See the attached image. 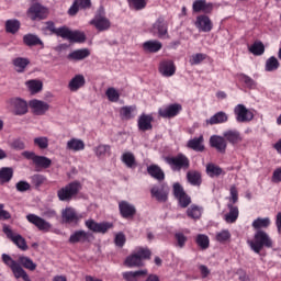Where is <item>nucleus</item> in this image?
<instances>
[{
  "mask_svg": "<svg viewBox=\"0 0 281 281\" xmlns=\"http://www.w3.org/2000/svg\"><path fill=\"white\" fill-rule=\"evenodd\" d=\"M187 216L189 218H192V221H199V218H201V216H203V207L199 206L196 204H191L187 209Z\"/></svg>",
  "mask_w": 281,
  "mask_h": 281,
  "instance_id": "nucleus-34",
  "label": "nucleus"
},
{
  "mask_svg": "<svg viewBox=\"0 0 281 281\" xmlns=\"http://www.w3.org/2000/svg\"><path fill=\"white\" fill-rule=\"evenodd\" d=\"M224 139L226 144H231V146H238L243 144V134L238 130H226L223 132Z\"/></svg>",
  "mask_w": 281,
  "mask_h": 281,
  "instance_id": "nucleus-19",
  "label": "nucleus"
},
{
  "mask_svg": "<svg viewBox=\"0 0 281 281\" xmlns=\"http://www.w3.org/2000/svg\"><path fill=\"white\" fill-rule=\"evenodd\" d=\"M91 0H75L71 5V16H76L80 10H89Z\"/></svg>",
  "mask_w": 281,
  "mask_h": 281,
  "instance_id": "nucleus-29",
  "label": "nucleus"
},
{
  "mask_svg": "<svg viewBox=\"0 0 281 281\" xmlns=\"http://www.w3.org/2000/svg\"><path fill=\"white\" fill-rule=\"evenodd\" d=\"M11 148L13 150H25V142L21 138H16L11 143Z\"/></svg>",
  "mask_w": 281,
  "mask_h": 281,
  "instance_id": "nucleus-64",
  "label": "nucleus"
},
{
  "mask_svg": "<svg viewBox=\"0 0 281 281\" xmlns=\"http://www.w3.org/2000/svg\"><path fill=\"white\" fill-rule=\"evenodd\" d=\"M22 157L29 161H32L37 172H41V170H47V168L52 167V159L45 156H38L34 151L25 150L22 153Z\"/></svg>",
  "mask_w": 281,
  "mask_h": 281,
  "instance_id": "nucleus-4",
  "label": "nucleus"
},
{
  "mask_svg": "<svg viewBox=\"0 0 281 281\" xmlns=\"http://www.w3.org/2000/svg\"><path fill=\"white\" fill-rule=\"evenodd\" d=\"M217 243H227L232 238V233H229L227 229H223L215 236Z\"/></svg>",
  "mask_w": 281,
  "mask_h": 281,
  "instance_id": "nucleus-59",
  "label": "nucleus"
},
{
  "mask_svg": "<svg viewBox=\"0 0 281 281\" xmlns=\"http://www.w3.org/2000/svg\"><path fill=\"white\" fill-rule=\"evenodd\" d=\"M87 85V79H85V75H76L71 79V91H78L82 89Z\"/></svg>",
  "mask_w": 281,
  "mask_h": 281,
  "instance_id": "nucleus-40",
  "label": "nucleus"
},
{
  "mask_svg": "<svg viewBox=\"0 0 281 281\" xmlns=\"http://www.w3.org/2000/svg\"><path fill=\"white\" fill-rule=\"evenodd\" d=\"M161 47H164V44L159 41H147L143 43V49L148 54H157V52H160Z\"/></svg>",
  "mask_w": 281,
  "mask_h": 281,
  "instance_id": "nucleus-32",
  "label": "nucleus"
},
{
  "mask_svg": "<svg viewBox=\"0 0 281 281\" xmlns=\"http://www.w3.org/2000/svg\"><path fill=\"white\" fill-rule=\"evenodd\" d=\"M237 80L241 82V85H244L246 89H256V87H258V83L256 82V80H254L251 77L243 72L237 75Z\"/></svg>",
  "mask_w": 281,
  "mask_h": 281,
  "instance_id": "nucleus-37",
  "label": "nucleus"
},
{
  "mask_svg": "<svg viewBox=\"0 0 281 281\" xmlns=\"http://www.w3.org/2000/svg\"><path fill=\"white\" fill-rule=\"evenodd\" d=\"M57 196L59 201H67V199H71V183H68L65 188L60 189L57 192Z\"/></svg>",
  "mask_w": 281,
  "mask_h": 281,
  "instance_id": "nucleus-52",
  "label": "nucleus"
},
{
  "mask_svg": "<svg viewBox=\"0 0 281 281\" xmlns=\"http://www.w3.org/2000/svg\"><path fill=\"white\" fill-rule=\"evenodd\" d=\"M46 30L55 34V36H59L66 41H71V30L67 26L56 27V24L53 21L46 22Z\"/></svg>",
  "mask_w": 281,
  "mask_h": 281,
  "instance_id": "nucleus-13",
  "label": "nucleus"
},
{
  "mask_svg": "<svg viewBox=\"0 0 281 281\" xmlns=\"http://www.w3.org/2000/svg\"><path fill=\"white\" fill-rule=\"evenodd\" d=\"M2 231L5 234L7 238H9V240H12L19 249H21L22 251H27V241L24 239L23 236H21L20 234H15L14 231L10 228V226H3Z\"/></svg>",
  "mask_w": 281,
  "mask_h": 281,
  "instance_id": "nucleus-10",
  "label": "nucleus"
},
{
  "mask_svg": "<svg viewBox=\"0 0 281 281\" xmlns=\"http://www.w3.org/2000/svg\"><path fill=\"white\" fill-rule=\"evenodd\" d=\"M175 240V247H178V249H183L186 247V243H188V236L181 232H177L173 235Z\"/></svg>",
  "mask_w": 281,
  "mask_h": 281,
  "instance_id": "nucleus-46",
  "label": "nucleus"
},
{
  "mask_svg": "<svg viewBox=\"0 0 281 281\" xmlns=\"http://www.w3.org/2000/svg\"><path fill=\"white\" fill-rule=\"evenodd\" d=\"M26 15L31 21H45L49 16V9L35 2L27 9Z\"/></svg>",
  "mask_w": 281,
  "mask_h": 281,
  "instance_id": "nucleus-6",
  "label": "nucleus"
},
{
  "mask_svg": "<svg viewBox=\"0 0 281 281\" xmlns=\"http://www.w3.org/2000/svg\"><path fill=\"white\" fill-rule=\"evenodd\" d=\"M195 244L200 249H202V251H205V249L210 248V237L205 234H198L195 236Z\"/></svg>",
  "mask_w": 281,
  "mask_h": 281,
  "instance_id": "nucleus-43",
  "label": "nucleus"
},
{
  "mask_svg": "<svg viewBox=\"0 0 281 281\" xmlns=\"http://www.w3.org/2000/svg\"><path fill=\"white\" fill-rule=\"evenodd\" d=\"M127 3L131 10L139 12L140 10L146 9V5H148V0H127Z\"/></svg>",
  "mask_w": 281,
  "mask_h": 281,
  "instance_id": "nucleus-50",
  "label": "nucleus"
},
{
  "mask_svg": "<svg viewBox=\"0 0 281 281\" xmlns=\"http://www.w3.org/2000/svg\"><path fill=\"white\" fill-rule=\"evenodd\" d=\"M23 43L27 47H36V45H43V41L34 34H26L23 36Z\"/></svg>",
  "mask_w": 281,
  "mask_h": 281,
  "instance_id": "nucleus-41",
  "label": "nucleus"
},
{
  "mask_svg": "<svg viewBox=\"0 0 281 281\" xmlns=\"http://www.w3.org/2000/svg\"><path fill=\"white\" fill-rule=\"evenodd\" d=\"M11 108L13 115H27V112L30 111V103L21 98H15L11 99Z\"/></svg>",
  "mask_w": 281,
  "mask_h": 281,
  "instance_id": "nucleus-14",
  "label": "nucleus"
},
{
  "mask_svg": "<svg viewBox=\"0 0 281 281\" xmlns=\"http://www.w3.org/2000/svg\"><path fill=\"white\" fill-rule=\"evenodd\" d=\"M247 245L255 254H260L263 249H273V239L265 231H257L252 239L247 240Z\"/></svg>",
  "mask_w": 281,
  "mask_h": 281,
  "instance_id": "nucleus-1",
  "label": "nucleus"
},
{
  "mask_svg": "<svg viewBox=\"0 0 281 281\" xmlns=\"http://www.w3.org/2000/svg\"><path fill=\"white\" fill-rule=\"evenodd\" d=\"M21 30V22L19 20H7L5 32L9 34H16Z\"/></svg>",
  "mask_w": 281,
  "mask_h": 281,
  "instance_id": "nucleus-45",
  "label": "nucleus"
},
{
  "mask_svg": "<svg viewBox=\"0 0 281 281\" xmlns=\"http://www.w3.org/2000/svg\"><path fill=\"white\" fill-rule=\"evenodd\" d=\"M142 276H148V270L125 271L122 273V278L125 281H139Z\"/></svg>",
  "mask_w": 281,
  "mask_h": 281,
  "instance_id": "nucleus-31",
  "label": "nucleus"
},
{
  "mask_svg": "<svg viewBox=\"0 0 281 281\" xmlns=\"http://www.w3.org/2000/svg\"><path fill=\"white\" fill-rule=\"evenodd\" d=\"M32 186L30 182L25 180H21L15 184V189L18 192H27V190H31Z\"/></svg>",
  "mask_w": 281,
  "mask_h": 281,
  "instance_id": "nucleus-63",
  "label": "nucleus"
},
{
  "mask_svg": "<svg viewBox=\"0 0 281 281\" xmlns=\"http://www.w3.org/2000/svg\"><path fill=\"white\" fill-rule=\"evenodd\" d=\"M26 221H29L31 225H34L38 229V232H43L44 234H47V232L52 231V223L47 222L45 218L36 214H27Z\"/></svg>",
  "mask_w": 281,
  "mask_h": 281,
  "instance_id": "nucleus-9",
  "label": "nucleus"
},
{
  "mask_svg": "<svg viewBox=\"0 0 281 281\" xmlns=\"http://www.w3.org/2000/svg\"><path fill=\"white\" fill-rule=\"evenodd\" d=\"M86 227H88V229L90 232H93L94 234H106L109 229H113V223L111 222L98 223L94 220H87Z\"/></svg>",
  "mask_w": 281,
  "mask_h": 281,
  "instance_id": "nucleus-11",
  "label": "nucleus"
},
{
  "mask_svg": "<svg viewBox=\"0 0 281 281\" xmlns=\"http://www.w3.org/2000/svg\"><path fill=\"white\" fill-rule=\"evenodd\" d=\"M228 121L229 116L227 115V113L220 111L215 113L213 116H211L209 120H206V125L214 126L216 124H225Z\"/></svg>",
  "mask_w": 281,
  "mask_h": 281,
  "instance_id": "nucleus-25",
  "label": "nucleus"
},
{
  "mask_svg": "<svg viewBox=\"0 0 281 281\" xmlns=\"http://www.w3.org/2000/svg\"><path fill=\"white\" fill-rule=\"evenodd\" d=\"M26 87L31 93H40V91H43V81L32 79L26 81Z\"/></svg>",
  "mask_w": 281,
  "mask_h": 281,
  "instance_id": "nucleus-48",
  "label": "nucleus"
},
{
  "mask_svg": "<svg viewBox=\"0 0 281 281\" xmlns=\"http://www.w3.org/2000/svg\"><path fill=\"white\" fill-rule=\"evenodd\" d=\"M195 27L200 32H212L214 24L212 23V20L210 19V16L202 14L196 16Z\"/></svg>",
  "mask_w": 281,
  "mask_h": 281,
  "instance_id": "nucleus-21",
  "label": "nucleus"
},
{
  "mask_svg": "<svg viewBox=\"0 0 281 281\" xmlns=\"http://www.w3.org/2000/svg\"><path fill=\"white\" fill-rule=\"evenodd\" d=\"M119 212L122 218H126L128 221L131 218H135V214H137V209L128 201L123 200L119 202Z\"/></svg>",
  "mask_w": 281,
  "mask_h": 281,
  "instance_id": "nucleus-17",
  "label": "nucleus"
},
{
  "mask_svg": "<svg viewBox=\"0 0 281 281\" xmlns=\"http://www.w3.org/2000/svg\"><path fill=\"white\" fill-rule=\"evenodd\" d=\"M137 111V106L135 105H125L121 108L120 115L122 120H133V112Z\"/></svg>",
  "mask_w": 281,
  "mask_h": 281,
  "instance_id": "nucleus-49",
  "label": "nucleus"
},
{
  "mask_svg": "<svg viewBox=\"0 0 281 281\" xmlns=\"http://www.w3.org/2000/svg\"><path fill=\"white\" fill-rule=\"evenodd\" d=\"M138 128L143 132L153 131V115L142 114L138 117Z\"/></svg>",
  "mask_w": 281,
  "mask_h": 281,
  "instance_id": "nucleus-28",
  "label": "nucleus"
},
{
  "mask_svg": "<svg viewBox=\"0 0 281 281\" xmlns=\"http://www.w3.org/2000/svg\"><path fill=\"white\" fill-rule=\"evenodd\" d=\"M158 71L161 74V76H164V78H171V76L177 74V66L175 65V61L170 59L162 60L159 64Z\"/></svg>",
  "mask_w": 281,
  "mask_h": 281,
  "instance_id": "nucleus-20",
  "label": "nucleus"
},
{
  "mask_svg": "<svg viewBox=\"0 0 281 281\" xmlns=\"http://www.w3.org/2000/svg\"><path fill=\"white\" fill-rule=\"evenodd\" d=\"M33 142L35 146L41 148V150H45V148H48L49 146V139L45 136L36 137Z\"/></svg>",
  "mask_w": 281,
  "mask_h": 281,
  "instance_id": "nucleus-60",
  "label": "nucleus"
},
{
  "mask_svg": "<svg viewBox=\"0 0 281 281\" xmlns=\"http://www.w3.org/2000/svg\"><path fill=\"white\" fill-rule=\"evenodd\" d=\"M151 199L158 201V203H166L170 194V187L168 183H161L160 186H154L150 189Z\"/></svg>",
  "mask_w": 281,
  "mask_h": 281,
  "instance_id": "nucleus-8",
  "label": "nucleus"
},
{
  "mask_svg": "<svg viewBox=\"0 0 281 281\" xmlns=\"http://www.w3.org/2000/svg\"><path fill=\"white\" fill-rule=\"evenodd\" d=\"M172 193L175 199L178 201L179 207H182V210H186V207H190V204L192 203V198L186 193V190L183 189V186L179 182H175L172 186Z\"/></svg>",
  "mask_w": 281,
  "mask_h": 281,
  "instance_id": "nucleus-7",
  "label": "nucleus"
},
{
  "mask_svg": "<svg viewBox=\"0 0 281 281\" xmlns=\"http://www.w3.org/2000/svg\"><path fill=\"white\" fill-rule=\"evenodd\" d=\"M249 52L254 54V56H262V54H265V44H262V42H255L249 47Z\"/></svg>",
  "mask_w": 281,
  "mask_h": 281,
  "instance_id": "nucleus-53",
  "label": "nucleus"
},
{
  "mask_svg": "<svg viewBox=\"0 0 281 281\" xmlns=\"http://www.w3.org/2000/svg\"><path fill=\"white\" fill-rule=\"evenodd\" d=\"M91 238H93V234L79 231L71 235V243H90Z\"/></svg>",
  "mask_w": 281,
  "mask_h": 281,
  "instance_id": "nucleus-33",
  "label": "nucleus"
},
{
  "mask_svg": "<svg viewBox=\"0 0 281 281\" xmlns=\"http://www.w3.org/2000/svg\"><path fill=\"white\" fill-rule=\"evenodd\" d=\"M234 113L239 123L251 122V120H254V112L249 111L244 104H237L234 109Z\"/></svg>",
  "mask_w": 281,
  "mask_h": 281,
  "instance_id": "nucleus-16",
  "label": "nucleus"
},
{
  "mask_svg": "<svg viewBox=\"0 0 281 281\" xmlns=\"http://www.w3.org/2000/svg\"><path fill=\"white\" fill-rule=\"evenodd\" d=\"M147 172L153 177V179H156L157 181H164V179H166V173H164L161 167L157 165H150L147 167Z\"/></svg>",
  "mask_w": 281,
  "mask_h": 281,
  "instance_id": "nucleus-35",
  "label": "nucleus"
},
{
  "mask_svg": "<svg viewBox=\"0 0 281 281\" xmlns=\"http://www.w3.org/2000/svg\"><path fill=\"white\" fill-rule=\"evenodd\" d=\"M12 177H14V170L10 167H2L0 169V183H10L12 181Z\"/></svg>",
  "mask_w": 281,
  "mask_h": 281,
  "instance_id": "nucleus-39",
  "label": "nucleus"
},
{
  "mask_svg": "<svg viewBox=\"0 0 281 281\" xmlns=\"http://www.w3.org/2000/svg\"><path fill=\"white\" fill-rule=\"evenodd\" d=\"M121 160L125 164L126 168H136L137 161L135 155L131 151H126L122 155Z\"/></svg>",
  "mask_w": 281,
  "mask_h": 281,
  "instance_id": "nucleus-44",
  "label": "nucleus"
},
{
  "mask_svg": "<svg viewBox=\"0 0 281 281\" xmlns=\"http://www.w3.org/2000/svg\"><path fill=\"white\" fill-rule=\"evenodd\" d=\"M60 56H66V58L71 59V45L60 44L55 48Z\"/></svg>",
  "mask_w": 281,
  "mask_h": 281,
  "instance_id": "nucleus-54",
  "label": "nucleus"
},
{
  "mask_svg": "<svg viewBox=\"0 0 281 281\" xmlns=\"http://www.w3.org/2000/svg\"><path fill=\"white\" fill-rule=\"evenodd\" d=\"M206 58H207L206 54L196 53L191 56L189 63L190 65H201V63H203V60H205Z\"/></svg>",
  "mask_w": 281,
  "mask_h": 281,
  "instance_id": "nucleus-58",
  "label": "nucleus"
},
{
  "mask_svg": "<svg viewBox=\"0 0 281 281\" xmlns=\"http://www.w3.org/2000/svg\"><path fill=\"white\" fill-rule=\"evenodd\" d=\"M31 181L35 188H41V186H43V183L47 181V178H45V176L43 175L35 173L31 177Z\"/></svg>",
  "mask_w": 281,
  "mask_h": 281,
  "instance_id": "nucleus-61",
  "label": "nucleus"
},
{
  "mask_svg": "<svg viewBox=\"0 0 281 281\" xmlns=\"http://www.w3.org/2000/svg\"><path fill=\"white\" fill-rule=\"evenodd\" d=\"M280 69V61L276 56H271L266 60V71H278Z\"/></svg>",
  "mask_w": 281,
  "mask_h": 281,
  "instance_id": "nucleus-47",
  "label": "nucleus"
},
{
  "mask_svg": "<svg viewBox=\"0 0 281 281\" xmlns=\"http://www.w3.org/2000/svg\"><path fill=\"white\" fill-rule=\"evenodd\" d=\"M203 142H204L203 135H200L199 137L189 139L187 143V148H190L195 153H203V150H205V145H203Z\"/></svg>",
  "mask_w": 281,
  "mask_h": 281,
  "instance_id": "nucleus-26",
  "label": "nucleus"
},
{
  "mask_svg": "<svg viewBox=\"0 0 281 281\" xmlns=\"http://www.w3.org/2000/svg\"><path fill=\"white\" fill-rule=\"evenodd\" d=\"M33 115H45L49 111V104L45 101L33 99L29 101Z\"/></svg>",
  "mask_w": 281,
  "mask_h": 281,
  "instance_id": "nucleus-18",
  "label": "nucleus"
},
{
  "mask_svg": "<svg viewBox=\"0 0 281 281\" xmlns=\"http://www.w3.org/2000/svg\"><path fill=\"white\" fill-rule=\"evenodd\" d=\"M71 150H74L75 153L85 150V142L82 139L72 138L71 139Z\"/></svg>",
  "mask_w": 281,
  "mask_h": 281,
  "instance_id": "nucleus-62",
  "label": "nucleus"
},
{
  "mask_svg": "<svg viewBox=\"0 0 281 281\" xmlns=\"http://www.w3.org/2000/svg\"><path fill=\"white\" fill-rule=\"evenodd\" d=\"M150 256H153L150 249L139 247L135 252L126 257L124 265L128 269L144 267V260H150Z\"/></svg>",
  "mask_w": 281,
  "mask_h": 281,
  "instance_id": "nucleus-2",
  "label": "nucleus"
},
{
  "mask_svg": "<svg viewBox=\"0 0 281 281\" xmlns=\"http://www.w3.org/2000/svg\"><path fill=\"white\" fill-rule=\"evenodd\" d=\"M209 144L211 148L216 149V153H220V155H225L227 153V140L223 135H212L209 139Z\"/></svg>",
  "mask_w": 281,
  "mask_h": 281,
  "instance_id": "nucleus-15",
  "label": "nucleus"
},
{
  "mask_svg": "<svg viewBox=\"0 0 281 281\" xmlns=\"http://www.w3.org/2000/svg\"><path fill=\"white\" fill-rule=\"evenodd\" d=\"M82 190V184L78 181L71 182V199H83L85 194L80 193Z\"/></svg>",
  "mask_w": 281,
  "mask_h": 281,
  "instance_id": "nucleus-51",
  "label": "nucleus"
},
{
  "mask_svg": "<svg viewBox=\"0 0 281 281\" xmlns=\"http://www.w3.org/2000/svg\"><path fill=\"white\" fill-rule=\"evenodd\" d=\"M105 95L110 102H120V92L115 88H108Z\"/></svg>",
  "mask_w": 281,
  "mask_h": 281,
  "instance_id": "nucleus-55",
  "label": "nucleus"
},
{
  "mask_svg": "<svg viewBox=\"0 0 281 281\" xmlns=\"http://www.w3.org/2000/svg\"><path fill=\"white\" fill-rule=\"evenodd\" d=\"M87 41V35L85 32L72 31L71 32V43H85Z\"/></svg>",
  "mask_w": 281,
  "mask_h": 281,
  "instance_id": "nucleus-56",
  "label": "nucleus"
},
{
  "mask_svg": "<svg viewBox=\"0 0 281 281\" xmlns=\"http://www.w3.org/2000/svg\"><path fill=\"white\" fill-rule=\"evenodd\" d=\"M187 180L191 186H195L199 188L201 183H203L202 176L200 171L196 170H190L187 172Z\"/></svg>",
  "mask_w": 281,
  "mask_h": 281,
  "instance_id": "nucleus-36",
  "label": "nucleus"
},
{
  "mask_svg": "<svg viewBox=\"0 0 281 281\" xmlns=\"http://www.w3.org/2000/svg\"><path fill=\"white\" fill-rule=\"evenodd\" d=\"M91 56V50L89 48L76 49L71 53V60H85Z\"/></svg>",
  "mask_w": 281,
  "mask_h": 281,
  "instance_id": "nucleus-42",
  "label": "nucleus"
},
{
  "mask_svg": "<svg viewBox=\"0 0 281 281\" xmlns=\"http://www.w3.org/2000/svg\"><path fill=\"white\" fill-rule=\"evenodd\" d=\"M227 207L229 212L225 215L226 223H234L235 221H238V215H239L238 206L232 203H228Z\"/></svg>",
  "mask_w": 281,
  "mask_h": 281,
  "instance_id": "nucleus-38",
  "label": "nucleus"
},
{
  "mask_svg": "<svg viewBox=\"0 0 281 281\" xmlns=\"http://www.w3.org/2000/svg\"><path fill=\"white\" fill-rule=\"evenodd\" d=\"M166 164L170 166L173 172H181V170L190 169V158L186 154H178L176 156H168L165 158Z\"/></svg>",
  "mask_w": 281,
  "mask_h": 281,
  "instance_id": "nucleus-3",
  "label": "nucleus"
},
{
  "mask_svg": "<svg viewBox=\"0 0 281 281\" xmlns=\"http://www.w3.org/2000/svg\"><path fill=\"white\" fill-rule=\"evenodd\" d=\"M12 66L16 74H25V70L30 66V58L27 57H15L12 59Z\"/></svg>",
  "mask_w": 281,
  "mask_h": 281,
  "instance_id": "nucleus-24",
  "label": "nucleus"
},
{
  "mask_svg": "<svg viewBox=\"0 0 281 281\" xmlns=\"http://www.w3.org/2000/svg\"><path fill=\"white\" fill-rule=\"evenodd\" d=\"M111 155V146L110 145H99L94 148V155L98 157H104V155Z\"/></svg>",
  "mask_w": 281,
  "mask_h": 281,
  "instance_id": "nucleus-57",
  "label": "nucleus"
},
{
  "mask_svg": "<svg viewBox=\"0 0 281 281\" xmlns=\"http://www.w3.org/2000/svg\"><path fill=\"white\" fill-rule=\"evenodd\" d=\"M206 175L211 179H218L221 176H225V170L221 168V166L214 164V162H209L206 165Z\"/></svg>",
  "mask_w": 281,
  "mask_h": 281,
  "instance_id": "nucleus-27",
  "label": "nucleus"
},
{
  "mask_svg": "<svg viewBox=\"0 0 281 281\" xmlns=\"http://www.w3.org/2000/svg\"><path fill=\"white\" fill-rule=\"evenodd\" d=\"M271 226V218L270 217H257L254 220L251 227L256 232H262V229H267Z\"/></svg>",
  "mask_w": 281,
  "mask_h": 281,
  "instance_id": "nucleus-30",
  "label": "nucleus"
},
{
  "mask_svg": "<svg viewBox=\"0 0 281 281\" xmlns=\"http://www.w3.org/2000/svg\"><path fill=\"white\" fill-rule=\"evenodd\" d=\"M183 111V108L179 103H172L165 108H160L158 110V115L164 117L165 120H172V117H177L179 113Z\"/></svg>",
  "mask_w": 281,
  "mask_h": 281,
  "instance_id": "nucleus-12",
  "label": "nucleus"
},
{
  "mask_svg": "<svg viewBox=\"0 0 281 281\" xmlns=\"http://www.w3.org/2000/svg\"><path fill=\"white\" fill-rule=\"evenodd\" d=\"M153 27L155 32H158V38H169L168 23L164 18H158Z\"/></svg>",
  "mask_w": 281,
  "mask_h": 281,
  "instance_id": "nucleus-23",
  "label": "nucleus"
},
{
  "mask_svg": "<svg viewBox=\"0 0 281 281\" xmlns=\"http://www.w3.org/2000/svg\"><path fill=\"white\" fill-rule=\"evenodd\" d=\"M90 25H93L98 32H106L111 30V20H109L104 13V7L98 9L94 18L90 21Z\"/></svg>",
  "mask_w": 281,
  "mask_h": 281,
  "instance_id": "nucleus-5",
  "label": "nucleus"
},
{
  "mask_svg": "<svg viewBox=\"0 0 281 281\" xmlns=\"http://www.w3.org/2000/svg\"><path fill=\"white\" fill-rule=\"evenodd\" d=\"M192 10L195 13L203 12L204 14H212L214 4L205 0H195L192 5Z\"/></svg>",
  "mask_w": 281,
  "mask_h": 281,
  "instance_id": "nucleus-22",
  "label": "nucleus"
}]
</instances>
